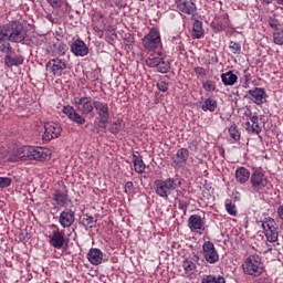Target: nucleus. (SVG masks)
Wrapping results in <instances>:
<instances>
[{
    "mask_svg": "<svg viewBox=\"0 0 283 283\" xmlns=\"http://www.w3.org/2000/svg\"><path fill=\"white\" fill-rule=\"evenodd\" d=\"M261 227L263 229V233L268 242H271V243L277 242L280 238V231H277V223L275 222V219L271 217H265L262 220Z\"/></svg>",
    "mask_w": 283,
    "mask_h": 283,
    "instance_id": "nucleus-5",
    "label": "nucleus"
},
{
    "mask_svg": "<svg viewBox=\"0 0 283 283\" xmlns=\"http://www.w3.org/2000/svg\"><path fill=\"white\" fill-rule=\"evenodd\" d=\"M226 211L227 213H229V216H238V207H235V203H233V201H231L230 199H227L226 202Z\"/></svg>",
    "mask_w": 283,
    "mask_h": 283,
    "instance_id": "nucleus-34",
    "label": "nucleus"
},
{
    "mask_svg": "<svg viewBox=\"0 0 283 283\" xmlns=\"http://www.w3.org/2000/svg\"><path fill=\"white\" fill-rule=\"evenodd\" d=\"M12 185V179L10 177H0V189H6Z\"/></svg>",
    "mask_w": 283,
    "mask_h": 283,
    "instance_id": "nucleus-42",
    "label": "nucleus"
},
{
    "mask_svg": "<svg viewBox=\"0 0 283 283\" xmlns=\"http://www.w3.org/2000/svg\"><path fill=\"white\" fill-rule=\"evenodd\" d=\"M182 50H185L182 46H179V52H182Z\"/></svg>",
    "mask_w": 283,
    "mask_h": 283,
    "instance_id": "nucleus-56",
    "label": "nucleus"
},
{
    "mask_svg": "<svg viewBox=\"0 0 283 283\" xmlns=\"http://www.w3.org/2000/svg\"><path fill=\"white\" fill-rule=\"evenodd\" d=\"M93 30H94L95 34H97V36H99V39H103L104 32H103V30L101 28L93 27Z\"/></svg>",
    "mask_w": 283,
    "mask_h": 283,
    "instance_id": "nucleus-50",
    "label": "nucleus"
},
{
    "mask_svg": "<svg viewBox=\"0 0 283 283\" xmlns=\"http://www.w3.org/2000/svg\"><path fill=\"white\" fill-rule=\"evenodd\" d=\"M75 220L76 213L70 208L64 209L59 217V222L63 229H70Z\"/></svg>",
    "mask_w": 283,
    "mask_h": 283,
    "instance_id": "nucleus-15",
    "label": "nucleus"
},
{
    "mask_svg": "<svg viewBox=\"0 0 283 283\" xmlns=\"http://www.w3.org/2000/svg\"><path fill=\"white\" fill-rule=\"evenodd\" d=\"M96 222H98V220L94 219V217L90 214H83L81 218V224L86 231L88 229H94L96 227Z\"/></svg>",
    "mask_w": 283,
    "mask_h": 283,
    "instance_id": "nucleus-29",
    "label": "nucleus"
},
{
    "mask_svg": "<svg viewBox=\"0 0 283 283\" xmlns=\"http://www.w3.org/2000/svg\"><path fill=\"white\" fill-rule=\"evenodd\" d=\"M203 34H205V29L202 28V21L195 20L193 27H192L193 39H201Z\"/></svg>",
    "mask_w": 283,
    "mask_h": 283,
    "instance_id": "nucleus-30",
    "label": "nucleus"
},
{
    "mask_svg": "<svg viewBox=\"0 0 283 283\" xmlns=\"http://www.w3.org/2000/svg\"><path fill=\"white\" fill-rule=\"evenodd\" d=\"M172 167H185L189 160V149L180 148L175 156L171 157Z\"/></svg>",
    "mask_w": 283,
    "mask_h": 283,
    "instance_id": "nucleus-18",
    "label": "nucleus"
},
{
    "mask_svg": "<svg viewBox=\"0 0 283 283\" xmlns=\"http://www.w3.org/2000/svg\"><path fill=\"white\" fill-rule=\"evenodd\" d=\"M61 125L56 123H46L44 124V135L43 139L44 140H53V138H59L61 136Z\"/></svg>",
    "mask_w": 283,
    "mask_h": 283,
    "instance_id": "nucleus-13",
    "label": "nucleus"
},
{
    "mask_svg": "<svg viewBox=\"0 0 283 283\" xmlns=\"http://www.w3.org/2000/svg\"><path fill=\"white\" fill-rule=\"evenodd\" d=\"M67 50H70L67 48V44L61 42L60 44H57L56 53L59 54V56H65V54H67Z\"/></svg>",
    "mask_w": 283,
    "mask_h": 283,
    "instance_id": "nucleus-40",
    "label": "nucleus"
},
{
    "mask_svg": "<svg viewBox=\"0 0 283 283\" xmlns=\"http://www.w3.org/2000/svg\"><path fill=\"white\" fill-rule=\"evenodd\" d=\"M160 32L158 29H151L148 34L143 38V45L145 50L149 52H154V50H158L160 48Z\"/></svg>",
    "mask_w": 283,
    "mask_h": 283,
    "instance_id": "nucleus-8",
    "label": "nucleus"
},
{
    "mask_svg": "<svg viewBox=\"0 0 283 283\" xmlns=\"http://www.w3.org/2000/svg\"><path fill=\"white\" fill-rule=\"evenodd\" d=\"M49 242L53 249H63L65 244V231L54 230Z\"/></svg>",
    "mask_w": 283,
    "mask_h": 283,
    "instance_id": "nucleus-21",
    "label": "nucleus"
},
{
    "mask_svg": "<svg viewBox=\"0 0 283 283\" xmlns=\"http://www.w3.org/2000/svg\"><path fill=\"white\" fill-rule=\"evenodd\" d=\"M87 260L94 266H98L103 262V251L98 248H92L87 253Z\"/></svg>",
    "mask_w": 283,
    "mask_h": 283,
    "instance_id": "nucleus-22",
    "label": "nucleus"
},
{
    "mask_svg": "<svg viewBox=\"0 0 283 283\" xmlns=\"http://www.w3.org/2000/svg\"><path fill=\"white\" fill-rule=\"evenodd\" d=\"M0 52L6 55L12 54V45H10L8 38L0 39Z\"/></svg>",
    "mask_w": 283,
    "mask_h": 283,
    "instance_id": "nucleus-32",
    "label": "nucleus"
},
{
    "mask_svg": "<svg viewBox=\"0 0 283 283\" xmlns=\"http://www.w3.org/2000/svg\"><path fill=\"white\" fill-rule=\"evenodd\" d=\"M123 122L117 120L115 123L112 124V126L108 128V132H111V134H114L115 136L120 134V132H123Z\"/></svg>",
    "mask_w": 283,
    "mask_h": 283,
    "instance_id": "nucleus-36",
    "label": "nucleus"
},
{
    "mask_svg": "<svg viewBox=\"0 0 283 283\" xmlns=\"http://www.w3.org/2000/svg\"><path fill=\"white\" fill-rule=\"evenodd\" d=\"M75 107L80 114L87 116L94 112V99L91 96L75 97Z\"/></svg>",
    "mask_w": 283,
    "mask_h": 283,
    "instance_id": "nucleus-9",
    "label": "nucleus"
},
{
    "mask_svg": "<svg viewBox=\"0 0 283 283\" xmlns=\"http://www.w3.org/2000/svg\"><path fill=\"white\" fill-rule=\"evenodd\" d=\"M250 122H245L244 127L248 134H255L256 136L262 133V127H260V117L258 115H253L250 113L249 115Z\"/></svg>",
    "mask_w": 283,
    "mask_h": 283,
    "instance_id": "nucleus-16",
    "label": "nucleus"
},
{
    "mask_svg": "<svg viewBox=\"0 0 283 283\" xmlns=\"http://www.w3.org/2000/svg\"><path fill=\"white\" fill-rule=\"evenodd\" d=\"M243 273L250 275L251 277H260L264 273V263L262 262V256L258 254L249 255L242 264Z\"/></svg>",
    "mask_w": 283,
    "mask_h": 283,
    "instance_id": "nucleus-2",
    "label": "nucleus"
},
{
    "mask_svg": "<svg viewBox=\"0 0 283 283\" xmlns=\"http://www.w3.org/2000/svg\"><path fill=\"white\" fill-rule=\"evenodd\" d=\"M56 205L60 207H67L72 200H70V197L67 196V191L56 190L54 192V198Z\"/></svg>",
    "mask_w": 283,
    "mask_h": 283,
    "instance_id": "nucleus-25",
    "label": "nucleus"
},
{
    "mask_svg": "<svg viewBox=\"0 0 283 283\" xmlns=\"http://www.w3.org/2000/svg\"><path fill=\"white\" fill-rule=\"evenodd\" d=\"M63 114H65L72 123H76V125H85V118L83 115L78 114L76 109L70 105L63 107Z\"/></svg>",
    "mask_w": 283,
    "mask_h": 283,
    "instance_id": "nucleus-20",
    "label": "nucleus"
},
{
    "mask_svg": "<svg viewBox=\"0 0 283 283\" xmlns=\"http://www.w3.org/2000/svg\"><path fill=\"white\" fill-rule=\"evenodd\" d=\"M261 1H262V3H266V6L273 3V0H261Z\"/></svg>",
    "mask_w": 283,
    "mask_h": 283,
    "instance_id": "nucleus-54",
    "label": "nucleus"
},
{
    "mask_svg": "<svg viewBox=\"0 0 283 283\" xmlns=\"http://www.w3.org/2000/svg\"><path fill=\"white\" fill-rule=\"evenodd\" d=\"M157 88L159 92H167V90H169V84H167L165 81H160L157 83Z\"/></svg>",
    "mask_w": 283,
    "mask_h": 283,
    "instance_id": "nucleus-45",
    "label": "nucleus"
},
{
    "mask_svg": "<svg viewBox=\"0 0 283 283\" xmlns=\"http://www.w3.org/2000/svg\"><path fill=\"white\" fill-rule=\"evenodd\" d=\"M71 52L75 56H87L90 54V48L87 46V44H85L83 40H75L71 44Z\"/></svg>",
    "mask_w": 283,
    "mask_h": 283,
    "instance_id": "nucleus-19",
    "label": "nucleus"
},
{
    "mask_svg": "<svg viewBox=\"0 0 283 283\" xmlns=\"http://www.w3.org/2000/svg\"><path fill=\"white\" fill-rule=\"evenodd\" d=\"M250 81H251L250 75H243L240 80V83H241L242 87H248Z\"/></svg>",
    "mask_w": 283,
    "mask_h": 283,
    "instance_id": "nucleus-47",
    "label": "nucleus"
},
{
    "mask_svg": "<svg viewBox=\"0 0 283 283\" xmlns=\"http://www.w3.org/2000/svg\"><path fill=\"white\" fill-rule=\"evenodd\" d=\"M202 87H203L205 92H216V82L208 80L202 83Z\"/></svg>",
    "mask_w": 283,
    "mask_h": 283,
    "instance_id": "nucleus-38",
    "label": "nucleus"
},
{
    "mask_svg": "<svg viewBox=\"0 0 283 283\" xmlns=\"http://www.w3.org/2000/svg\"><path fill=\"white\" fill-rule=\"evenodd\" d=\"M221 82L223 85L232 87V85L238 83V75H235L233 71H228L221 74Z\"/></svg>",
    "mask_w": 283,
    "mask_h": 283,
    "instance_id": "nucleus-28",
    "label": "nucleus"
},
{
    "mask_svg": "<svg viewBox=\"0 0 283 283\" xmlns=\"http://www.w3.org/2000/svg\"><path fill=\"white\" fill-rule=\"evenodd\" d=\"M250 185L254 191H262L269 185V177L261 169H256L250 176Z\"/></svg>",
    "mask_w": 283,
    "mask_h": 283,
    "instance_id": "nucleus-7",
    "label": "nucleus"
},
{
    "mask_svg": "<svg viewBox=\"0 0 283 283\" xmlns=\"http://www.w3.org/2000/svg\"><path fill=\"white\" fill-rule=\"evenodd\" d=\"M23 55L12 56L11 53L4 56V65L7 67H19V65H23Z\"/></svg>",
    "mask_w": 283,
    "mask_h": 283,
    "instance_id": "nucleus-24",
    "label": "nucleus"
},
{
    "mask_svg": "<svg viewBox=\"0 0 283 283\" xmlns=\"http://www.w3.org/2000/svg\"><path fill=\"white\" fill-rule=\"evenodd\" d=\"M94 109H96L99 116V123L107 125L109 123V106L101 101H94Z\"/></svg>",
    "mask_w": 283,
    "mask_h": 283,
    "instance_id": "nucleus-14",
    "label": "nucleus"
},
{
    "mask_svg": "<svg viewBox=\"0 0 283 283\" xmlns=\"http://www.w3.org/2000/svg\"><path fill=\"white\" fill-rule=\"evenodd\" d=\"M268 23H269L270 28H272L273 30H275V31L280 30V28H277V25H279L277 19L269 18Z\"/></svg>",
    "mask_w": 283,
    "mask_h": 283,
    "instance_id": "nucleus-44",
    "label": "nucleus"
},
{
    "mask_svg": "<svg viewBox=\"0 0 283 283\" xmlns=\"http://www.w3.org/2000/svg\"><path fill=\"white\" fill-rule=\"evenodd\" d=\"M28 36V29L20 21H11L4 24V39L11 43H23Z\"/></svg>",
    "mask_w": 283,
    "mask_h": 283,
    "instance_id": "nucleus-1",
    "label": "nucleus"
},
{
    "mask_svg": "<svg viewBox=\"0 0 283 283\" xmlns=\"http://www.w3.org/2000/svg\"><path fill=\"white\" fill-rule=\"evenodd\" d=\"M198 260H200V258L197 254H192V256L185 259L182 262V269L185 273H193V270L196 269V262H198Z\"/></svg>",
    "mask_w": 283,
    "mask_h": 283,
    "instance_id": "nucleus-26",
    "label": "nucleus"
},
{
    "mask_svg": "<svg viewBox=\"0 0 283 283\" xmlns=\"http://www.w3.org/2000/svg\"><path fill=\"white\" fill-rule=\"evenodd\" d=\"M279 6H283V0H275Z\"/></svg>",
    "mask_w": 283,
    "mask_h": 283,
    "instance_id": "nucleus-55",
    "label": "nucleus"
},
{
    "mask_svg": "<svg viewBox=\"0 0 283 283\" xmlns=\"http://www.w3.org/2000/svg\"><path fill=\"white\" fill-rule=\"evenodd\" d=\"M176 7L179 12L182 14H188L193 17L198 12V7L193 0H176Z\"/></svg>",
    "mask_w": 283,
    "mask_h": 283,
    "instance_id": "nucleus-12",
    "label": "nucleus"
},
{
    "mask_svg": "<svg viewBox=\"0 0 283 283\" xmlns=\"http://www.w3.org/2000/svg\"><path fill=\"white\" fill-rule=\"evenodd\" d=\"M258 283H271L269 279H260Z\"/></svg>",
    "mask_w": 283,
    "mask_h": 283,
    "instance_id": "nucleus-53",
    "label": "nucleus"
},
{
    "mask_svg": "<svg viewBox=\"0 0 283 283\" xmlns=\"http://www.w3.org/2000/svg\"><path fill=\"white\" fill-rule=\"evenodd\" d=\"M145 62L148 67H156L157 72H160L161 74H167L171 69L169 61L165 60L160 52L151 54Z\"/></svg>",
    "mask_w": 283,
    "mask_h": 283,
    "instance_id": "nucleus-6",
    "label": "nucleus"
},
{
    "mask_svg": "<svg viewBox=\"0 0 283 283\" xmlns=\"http://www.w3.org/2000/svg\"><path fill=\"white\" fill-rule=\"evenodd\" d=\"M133 190H134V182L127 181L126 185H125L126 193H132Z\"/></svg>",
    "mask_w": 283,
    "mask_h": 283,
    "instance_id": "nucleus-49",
    "label": "nucleus"
},
{
    "mask_svg": "<svg viewBox=\"0 0 283 283\" xmlns=\"http://www.w3.org/2000/svg\"><path fill=\"white\" fill-rule=\"evenodd\" d=\"M269 95L266 91L262 87H255L253 90H249L245 93V98L255 103V105H264Z\"/></svg>",
    "mask_w": 283,
    "mask_h": 283,
    "instance_id": "nucleus-10",
    "label": "nucleus"
},
{
    "mask_svg": "<svg viewBox=\"0 0 283 283\" xmlns=\"http://www.w3.org/2000/svg\"><path fill=\"white\" fill-rule=\"evenodd\" d=\"M201 283H227V281L222 276L207 275L201 280Z\"/></svg>",
    "mask_w": 283,
    "mask_h": 283,
    "instance_id": "nucleus-35",
    "label": "nucleus"
},
{
    "mask_svg": "<svg viewBox=\"0 0 283 283\" xmlns=\"http://www.w3.org/2000/svg\"><path fill=\"white\" fill-rule=\"evenodd\" d=\"M202 112H213L218 109V102L213 98H207L203 104L201 105Z\"/></svg>",
    "mask_w": 283,
    "mask_h": 283,
    "instance_id": "nucleus-31",
    "label": "nucleus"
},
{
    "mask_svg": "<svg viewBox=\"0 0 283 283\" xmlns=\"http://www.w3.org/2000/svg\"><path fill=\"white\" fill-rule=\"evenodd\" d=\"M19 158L21 160H48L50 158V150L33 147V146H24L19 151Z\"/></svg>",
    "mask_w": 283,
    "mask_h": 283,
    "instance_id": "nucleus-3",
    "label": "nucleus"
},
{
    "mask_svg": "<svg viewBox=\"0 0 283 283\" xmlns=\"http://www.w3.org/2000/svg\"><path fill=\"white\" fill-rule=\"evenodd\" d=\"M0 39H6V24H0Z\"/></svg>",
    "mask_w": 283,
    "mask_h": 283,
    "instance_id": "nucleus-52",
    "label": "nucleus"
},
{
    "mask_svg": "<svg viewBox=\"0 0 283 283\" xmlns=\"http://www.w3.org/2000/svg\"><path fill=\"white\" fill-rule=\"evenodd\" d=\"M181 185L182 182L174 178H167L166 180L159 179L154 182V189L160 198H169V196H171V191H176V189Z\"/></svg>",
    "mask_w": 283,
    "mask_h": 283,
    "instance_id": "nucleus-4",
    "label": "nucleus"
},
{
    "mask_svg": "<svg viewBox=\"0 0 283 283\" xmlns=\"http://www.w3.org/2000/svg\"><path fill=\"white\" fill-rule=\"evenodd\" d=\"M140 159V153L135 151L133 153V163H138Z\"/></svg>",
    "mask_w": 283,
    "mask_h": 283,
    "instance_id": "nucleus-51",
    "label": "nucleus"
},
{
    "mask_svg": "<svg viewBox=\"0 0 283 283\" xmlns=\"http://www.w3.org/2000/svg\"><path fill=\"white\" fill-rule=\"evenodd\" d=\"M46 67H51V72L56 75L61 74L63 70H67V64H65V62L61 59H53L46 63Z\"/></svg>",
    "mask_w": 283,
    "mask_h": 283,
    "instance_id": "nucleus-23",
    "label": "nucleus"
},
{
    "mask_svg": "<svg viewBox=\"0 0 283 283\" xmlns=\"http://www.w3.org/2000/svg\"><path fill=\"white\" fill-rule=\"evenodd\" d=\"M134 168L136 174H145V161H143V159H139V161H135Z\"/></svg>",
    "mask_w": 283,
    "mask_h": 283,
    "instance_id": "nucleus-41",
    "label": "nucleus"
},
{
    "mask_svg": "<svg viewBox=\"0 0 283 283\" xmlns=\"http://www.w3.org/2000/svg\"><path fill=\"white\" fill-rule=\"evenodd\" d=\"M195 73L197 74V76H207V71L205 70V67L201 66L196 67Z\"/></svg>",
    "mask_w": 283,
    "mask_h": 283,
    "instance_id": "nucleus-48",
    "label": "nucleus"
},
{
    "mask_svg": "<svg viewBox=\"0 0 283 283\" xmlns=\"http://www.w3.org/2000/svg\"><path fill=\"white\" fill-rule=\"evenodd\" d=\"M273 40L276 45H283V30L276 29L273 33Z\"/></svg>",
    "mask_w": 283,
    "mask_h": 283,
    "instance_id": "nucleus-37",
    "label": "nucleus"
},
{
    "mask_svg": "<svg viewBox=\"0 0 283 283\" xmlns=\"http://www.w3.org/2000/svg\"><path fill=\"white\" fill-rule=\"evenodd\" d=\"M229 135L232 138V140H234L235 143H238V140H240L241 138V133H240V128H238V125L232 124L229 127Z\"/></svg>",
    "mask_w": 283,
    "mask_h": 283,
    "instance_id": "nucleus-33",
    "label": "nucleus"
},
{
    "mask_svg": "<svg viewBox=\"0 0 283 283\" xmlns=\"http://www.w3.org/2000/svg\"><path fill=\"white\" fill-rule=\"evenodd\" d=\"M48 3L55 9L62 8L63 7V0H46Z\"/></svg>",
    "mask_w": 283,
    "mask_h": 283,
    "instance_id": "nucleus-43",
    "label": "nucleus"
},
{
    "mask_svg": "<svg viewBox=\"0 0 283 283\" xmlns=\"http://www.w3.org/2000/svg\"><path fill=\"white\" fill-rule=\"evenodd\" d=\"M235 178L237 182H240V185H244L249 181V178H251V171L247 169L245 167H239L235 170Z\"/></svg>",
    "mask_w": 283,
    "mask_h": 283,
    "instance_id": "nucleus-27",
    "label": "nucleus"
},
{
    "mask_svg": "<svg viewBox=\"0 0 283 283\" xmlns=\"http://www.w3.org/2000/svg\"><path fill=\"white\" fill-rule=\"evenodd\" d=\"M229 48L232 54H240V52H242V45H240V43L231 41Z\"/></svg>",
    "mask_w": 283,
    "mask_h": 283,
    "instance_id": "nucleus-39",
    "label": "nucleus"
},
{
    "mask_svg": "<svg viewBox=\"0 0 283 283\" xmlns=\"http://www.w3.org/2000/svg\"><path fill=\"white\" fill-rule=\"evenodd\" d=\"M137 1H145V0H137Z\"/></svg>",
    "mask_w": 283,
    "mask_h": 283,
    "instance_id": "nucleus-57",
    "label": "nucleus"
},
{
    "mask_svg": "<svg viewBox=\"0 0 283 283\" xmlns=\"http://www.w3.org/2000/svg\"><path fill=\"white\" fill-rule=\"evenodd\" d=\"M188 227L190 231L201 233V231H205V218L200 214L190 216L188 219Z\"/></svg>",
    "mask_w": 283,
    "mask_h": 283,
    "instance_id": "nucleus-17",
    "label": "nucleus"
},
{
    "mask_svg": "<svg viewBox=\"0 0 283 283\" xmlns=\"http://www.w3.org/2000/svg\"><path fill=\"white\" fill-rule=\"evenodd\" d=\"M111 8H123V0H107Z\"/></svg>",
    "mask_w": 283,
    "mask_h": 283,
    "instance_id": "nucleus-46",
    "label": "nucleus"
},
{
    "mask_svg": "<svg viewBox=\"0 0 283 283\" xmlns=\"http://www.w3.org/2000/svg\"><path fill=\"white\" fill-rule=\"evenodd\" d=\"M203 249V258L208 264H216L220 260V255L216 250V245L212 242L207 241L202 245Z\"/></svg>",
    "mask_w": 283,
    "mask_h": 283,
    "instance_id": "nucleus-11",
    "label": "nucleus"
}]
</instances>
